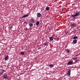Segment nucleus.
<instances>
[{
  "instance_id": "obj_20",
  "label": "nucleus",
  "mask_w": 80,
  "mask_h": 80,
  "mask_svg": "<svg viewBox=\"0 0 80 80\" xmlns=\"http://www.w3.org/2000/svg\"><path fill=\"white\" fill-rule=\"evenodd\" d=\"M50 67H53V65L52 64H50L49 65Z\"/></svg>"
},
{
  "instance_id": "obj_9",
  "label": "nucleus",
  "mask_w": 80,
  "mask_h": 80,
  "mask_svg": "<svg viewBox=\"0 0 80 80\" xmlns=\"http://www.w3.org/2000/svg\"><path fill=\"white\" fill-rule=\"evenodd\" d=\"M4 72H5V71L3 70L2 71H0V75H2Z\"/></svg>"
},
{
  "instance_id": "obj_15",
  "label": "nucleus",
  "mask_w": 80,
  "mask_h": 80,
  "mask_svg": "<svg viewBox=\"0 0 80 80\" xmlns=\"http://www.w3.org/2000/svg\"><path fill=\"white\" fill-rule=\"evenodd\" d=\"M39 23H40V22H39V21L37 22L36 23V25H38Z\"/></svg>"
},
{
  "instance_id": "obj_12",
  "label": "nucleus",
  "mask_w": 80,
  "mask_h": 80,
  "mask_svg": "<svg viewBox=\"0 0 80 80\" xmlns=\"http://www.w3.org/2000/svg\"><path fill=\"white\" fill-rule=\"evenodd\" d=\"M46 10L47 11H48L50 10V8L49 7H47L46 8Z\"/></svg>"
},
{
  "instance_id": "obj_16",
  "label": "nucleus",
  "mask_w": 80,
  "mask_h": 80,
  "mask_svg": "<svg viewBox=\"0 0 80 80\" xmlns=\"http://www.w3.org/2000/svg\"><path fill=\"white\" fill-rule=\"evenodd\" d=\"M29 27H33V24L32 23H30L29 24Z\"/></svg>"
},
{
  "instance_id": "obj_7",
  "label": "nucleus",
  "mask_w": 80,
  "mask_h": 80,
  "mask_svg": "<svg viewBox=\"0 0 80 80\" xmlns=\"http://www.w3.org/2000/svg\"><path fill=\"white\" fill-rule=\"evenodd\" d=\"M77 40L76 39H74L73 40L72 43H74V44H75V43H77Z\"/></svg>"
},
{
  "instance_id": "obj_19",
  "label": "nucleus",
  "mask_w": 80,
  "mask_h": 80,
  "mask_svg": "<svg viewBox=\"0 0 80 80\" xmlns=\"http://www.w3.org/2000/svg\"><path fill=\"white\" fill-rule=\"evenodd\" d=\"M20 54L22 55H23L25 54V53L24 52H21Z\"/></svg>"
},
{
  "instance_id": "obj_21",
  "label": "nucleus",
  "mask_w": 80,
  "mask_h": 80,
  "mask_svg": "<svg viewBox=\"0 0 80 80\" xmlns=\"http://www.w3.org/2000/svg\"><path fill=\"white\" fill-rule=\"evenodd\" d=\"M73 33H75L77 32V31L76 30L74 29L73 31Z\"/></svg>"
},
{
  "instance_id": "obj_11",
  "label": "nucleus",
  "mask_w": 80,
  "mask_h": 80,
  "mask_svg": "<svg viewBox=\"0 0 80 80\" xmlns=\"http://www.w3.org/2000/svg\"><path fill=\"white\" fill-rule=\"evenodd\" d=\"M71 17H72V18H74L75 17H76L75 16V14H73L71 15Z\"/></svg>"
},
{
  "instance_id": "obj_25",
  "label": "nucleus",
  "mask_w": 80,
  "mask_h": 80,
  "mask_svg": "<svg viewBox=\"0 0 80 80\" xmlns=\"http://www.w3.org/2000/svg\"><path fill=\"white\" fill-rule=\"evenodd\" d=\"M41 48L39 47V48H38V50H39V49H40Z\"/></svg>"
},
{
  "instance_id": "obj_18",
  "label": "nucleus",
  "mask_w": 80,
  "mask_h": 80,
  "mask_svg": "<svg viewBox=\"0 0 80 80\" xmlns=\"http://www.w3.org/2000/svg\"><path fill=\"white\" fill-rule=\"evenodd\" d=\"M78 38V37L77 36H74L73 38V39H77Z\"/></svg>"
},
{
  "instance_id": "obj_23",
  "label": "nucleus",
  "mask_w": 80,
  "mask_h": 80,
  "mask_svg": "<svg viewBox=\"0 0 80 80\" xmlns=\"http://www.w3.org/2000/svg\"><path fill=\"white\" fill-rule=\"evenodd\" d=\"M65 34L67 35L68 33V31H66V32H65Z\"/></svg>"
},
{
  "instance_id": "obj_28",
  "label": "nucleus",
  "mask_w": 80,
  "mask_h": 80,
  "mask_svg": "<svg viewBox=\"0 0 80 80\" xmlns=\"http://www.w3.org/2000/svg\"><path fill=\"white\" fill-rule=\"evenodd\" d=\"M29 52H32V51L29 50Z\"/></svg>"
},
{
  "instance_id": "obj_6",
  "label": "nucleus",
  "mask_w": 80,
  "mask_h": 80,
  "mask_svg": "<svg viewBox=\"0 0 80 80\" xmlns=\"http://www.w3.org/2000/svg\"><path fill=\"white\" fill-rule=\"evenodd\" d=\"M9 58V57H8V55H7L6 56L5 58V61L8 60Z\"/></svg>"
},
{
  "instance_id": "obj_8",
  "label": "nucleus",
  "mask_w": 80,
  "mask_h": 80,
  "mask_svg": "<svg viewBox=\"0 0 80 80\" xmlns=\"http://www.w3.org/2000/svg\"><path fill=\"white\" fill-rule=\"evenodd\" d=\"M79 15L80 13L78 12H77L75 14L76 17H78V16H79Z\"/></svg>"
},
{
  "instance_id": "obj_3",
  "label": "nucleus",
  "mask_w": 80,
  "mask_h": 80,
  "mask_svg": "<svg viewBox=\"0 0 80 80\" xmlns=\"http://www.w3.org/2000/svg\"><path fill=\"white\" fill-rule=\"evenodd\" d=\"M73 61H70L69 62L67 63L68 65H72L73 64Z\"/></svg>"
},
{
  "instance_id": "obj_10",
  "label": "nucleus",
  "mask_w": 80,
  "mask_h": 80,
  "mask_svg": "<svg viewBox=\"0 0 80 80\" xmlns=\"http://www.w3.org/2000/svg\"><path fill=\"white\" fill-rule=\"evenodd\" d=\"M49 39L51 41H52L53 40V37H49Z\"/></svg>"
},
{
  "instance_id": "obj_13",
  "label": "nucleus",
  "mask_w": 80,
  "mask_h": 80,
  "mask_svg": "<svg viewBox=\"0 0 80 80\" xmlns=\"http://www.w3.org/2000/svg\"><path fill=\"white\" fill-rule=\"evenodd\" d=\"M28 17V15L27 14L23 16L22 17V18H25V17Z\"/></svg>"
},
{
  "instance_id": "obj_14",
  "label": "nucleus",
  "mask_w": 80,
  "mask_h": 80,
  "mask_svg": "<svg viewBox=\"0 0 80 80\" xmlns=\"http://www.w3.org/2000/svg\"><path fill=\"white\" fill-rule=\"evenodd\" d=\"M30 21L32 23H33L34 22V19H30Z\"/></svg>"
},
{
  "instance_id": "obj_2",
  "label": "nucleus",
  "mask_w": 80,
  "mask_h": 80,
  "mask_svg": "<svg viewBox=\"0 0 80 80\" xmlns=\"http://www.w3.org/2000/svg\"><path fill=\"white\" fill-rule=\"evenodd\" d=\"M76 24H75L74 22L72 23L71 24V26L72 27H75L76 26Z\"/></svg>"
},
{
  "instance_id": "obj_5",
  "label": "nucleus",
  "mask_w": 80,
  "mask_h": 80,
  "mask_svg": "<svg viewBox=\"0 0 80 80\" xmlns=\"http://www.w3.org/2000/svg\"><path fill=\"white\" fill-rule=\"evenodd\" d=\"M71 72V71L69 70L68 72V73H67V75L69 77H70V76Z\"/></svg>"
},
{
  "instance_id": "obj_17",
  "label": "nucleus",
  "mask_w": 80,
  "mask_h": 80,
  "mask_svg": "<svg viewBox=\"0 0 80 80\" xmlns=\"http://www.w3.org/2000/svg\"><path fill=\"white\" fill-rule=\"evenodd\" d=\"M48 44L47 43V42H45L44 43V46H47V47L48 46Z\"/></svg>"
},
{
  "instance_id": "obj_27",
  "label": "nucleus",
  "mask_w": 80,
  "mask_h": 80,
  "mask_svg": "<svg viewBox=\"0 0 80 80\" xmlns=\"http://www.w3.org/2000/svg\"><path fill=\"white\" fill-rule=\"evenodd\" d=\"M10 28H13V26H12L11 27H10Z\"/></svg>"
},
{
  "instance_id": "obj_4",
  "label": "nucleus",
  "mask_w": 80,
  "mask_h": 80,
  "mask_svg": "<svg viewBox=\"0 0 80 80\" xmlns=\"http://www.w3.org/2000/svg\"><path fill=\"white\" fill-rule=\"evenodd\" d=\"M37 16L38 17H42V14L40 13H37Z\"/></svg>"
},
{
  "instance_id": "obj_24",
  "label": "nucleus",
  "mask_w": 80,
  "mask_h": 80,
  "mask_svg": "<svg viewBox=\"0 0 80 80\" xmlns=\"http://www.w3.org/2000/svg\"><path fill=\"white\" fill-rule=\"evenodd\" d=\"M77 58L76 57L74 58V60H77Z\"/></svg>"
},
{
  "instance_id": "obj_26",
  "label": "nucleus",
  "mask_w": 80,
  "mask_h": 80,
  "mask_svg": "<svg viewBox=\"0 0 80 80\" xmlns=\"http://www.w3.org/2000/svg\"><path fill=\"white\" fill-rule=\"evenodd\" d=\"M75 62H78V60H76L75 61Z\"/></svg>"
},
{
  "instance_id": "obj_22",
  "label": "nucleus",
  "mask_w": 80,
  "mask_h": 80,
  "mask_svg": "<svg viewBox=\"0 0 80 80\" xmlns=\"http://www.w3.org/2000/svg\"><path fill=\"white\" fill-rule=\"evenodd\" d=\"M67 53H69V52H70V50H68V49H67Z\"/></svg>"
},
{
  "instance_id": "obj_1",
  "label": "nucleus",
  "mask_w": 80,
  "mask_h": 80,
  "mask_svg": "<svg viewBox=\"0 0 80 80\" xmlns=\"http://www.w3.org/2000/svg\"><path fill=\"white\" fill-rule=\"evenodd\" d=\"M8 76L7 74L5 75L4 76H3V79H8Z\"/></svg>"
}]
</instances>
